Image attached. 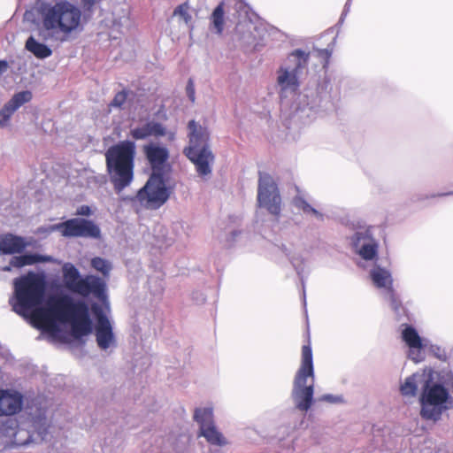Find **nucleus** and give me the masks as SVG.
Listing matches in <instances>:
<instances>
[{
  "instance_id": "obj_30",
  "label": "nucleus",
  "mask_w": 453,
  "mask_h": 453,
  "mask_svg": "<svg viewBox=\"0 0 453 453\" xmlns=\"http://www.w3.org/2000/svg\"><path fill=\"white\" fill-rule=\"evenodd\" d=\"M211 29L221 34L224 27V9L222 4H219L211 14Z\"/></svg>"
},
{
  "instance_id": "obj_31",
  "label": "nucleus",
  "mask_w": 453,
  "mask_h": 453,
  "mask_svg": "<svg viewBox=\"0 0 453 453\" xmlns=\"http://www.w3.org/2000/svg\"><path fill=\"white\" fill-rule=\"evenodd\" d=\"M91 266L104 276H108L111 270V263L102 257H94L91 260Z\"/></svg>"
},
{
  "instance_id": "obj_2",
  "label": "nucleus",
  "mask_w": 453,
  "mask_h": 453,
  "mask_svg": "<svg viewBox=\"0 0 453 453\" xmlns=\"http://www.w3.org/2000/svg\"><path fill=\"white\" fill-rule=\"evenodd\" d=\"M309 53L296 50L291 52L276 71L275 85L282 104L288 105V98L294 96L290 104L293 119L309 123L334 108L327 84L307 87L296 93L301 78L307 70Z\"/></svg>"
},
{
  "instance_id": "obj_20",
  "label": "nucleus",
  "mask_w": 453,
  "mask_h": 453,
  "mask_svg": "<svg viewBox=\"0 0 453 453\" xmlns=\"http://www.w3.org/2000/svg\"><path fill=\"white\" fill-rule=\"evenodd\" d=\"M22 406V397L18 393H10L7 390H0V416L13 415Z\"/></svg>"
},
{
  "instance_id": "obj_23",
  "label": "nucleus",
  "mask_w": 453,
  "mask_h": 453,
  "mask_svg": "<svg viewBox=\"0 0 453 453\" xmlns=\"http://www.w3.org/2000/svg\"><path fill=\"white\" fill-rule=\"evenodd\" d=\"M282 253L289 259L292 265L300 274L303 271L304 259L292 244H281L280 246Z\"/></svg>"
},
{
  "instance_id": "obj_4",
  "label": "nucleus",
  "mask_w": 453,
  "mask_h": 453,
  "mask_svg": "<svg viewBox=\"0 0 453 453\" xmlns=\"http://www.w3.org/2000/svg\"><path fill=\"white\" fill-rule=\"evenodd\" d=\"M134 143L121 142L105 153L107 170L117 193L129 186L134 178Z\"/></svg>"
},
{
  "instance_id": "obj_32",
  "label": "nucleus",
  "mask_w": 453,
  "mask_h": 453,
  "mask_svg": "<svg viewBox=\"0 0 453 453\" xmlns=\"http://www.w3.org/2000/svg\"><path fill=\"white\" fill-rule=\"evenodd\" d=\"M132 94L126 91H121L116 94L114 96L112 102L111 103V106L112 107H122L125 105L127 101H129L131 99Z\"/></svg>"
},
{
  "instance_id": "obj_34",
  "label": "nucleus",
  "mask_w": 453,
  "mask_h": 453,
  "mask_svg": "<svg viewBox=\"0 0 453 453\" xmlns=\"http://www.w3.org/2000/svg\"><path fill=\"white\" fill-rule=\"evenodd\" d=\"M164 229L163 227H160L159 232L163 233ZM157 245L159 248H163L164 246H169L173 242V238H166L164 234H162V236H157Z\"/></svg>"
},
{
  "instance_id": "obj_6",
  "label": "nucleus",
  "mask_w": 453,
  "mask_h": 453,
  "mask_svg": "<svg viewBox=\"0 0 453 453\" xmlns=\"http://www.w3.org/2000/svg\"><path fill=\"white\" fill-rule=\"evenodd\" d=\"M314 367L312 351L310 345L302 348V361L293 382L292 398L295 406L301 411H307L314 395Z\"/></svg>"
},
{
  "instance_id": "obj_3",
  "label": "nucleus",
  "mask_w": 453,
  "mask_h": 453,
  "mask_svg": "<svg viewBox=\"0 0 453 453\" xmlns=\"http://www.w3.org/2000/svg\"><path fill=\"white\" fill-rule=\"evenodd\" d=\"M39 35L44 41H66L82 28V13L74 4L61 0L38 6Z\"/></svg>"
},
{
  "instance_id": "obj_12",
  "label": "nucleus",
  "mask_w": 453,
  "mask_h": 453,
  "mask_svg": "<svg viewBox=\"0 0 453 453\" xmlns=\"http://www.w3.org/2000/svg\"><path fill=\"white\" fill-rule=\"evenodd\" d=\"M55 231L61 232V234L65 237H88L95 239L99 238L101 234L100 228L95 223L80 218H74L63 223L38 229L39 233L45 234H50Z\"/></svg>"
},
{
  "instance_id": "obj_36",
  "label": "nucleus",
  "mask_w": 453,
  "mask_h": 453,
  "mask_svg": "<svg viewBox=\"0 0 453 453\" xmlns=\"http://www.w3.org/2000/svg\"><path fill=\"white\" fill-rule=\"evenodd\" d=\"M77 214L82 216H89L91 214V210L88 205H82L78 208Z\"/></svg>"
},
{
  "instance_id": "obj_15",
  "label": "nucleus",
  "mask_w": 453,
  "mask_h": 453,
  "mask_svg": "<svg viewBox=\"0 0 453 453\" xmlns=\"http://www.w3.org/2000/svg\"><path fill=\"white\" fill-rule=\"evenodd\" d=\"M235 31L241 43L254 50L263 44L266 35L264 26L250 18L240 20L236 25Z\"/></svg>"
},
{
  "instance_id": "obj_18",
  "label": "nucleus",
  "mask_w": 453,
  "mask_h": 453,
  "mask_svg": "<svg viewBox=\"0 0 453 453\" xmlns=\"http://www.w3.org/2000/svg\"><path fill=\"white\" fill-rule=\"evenodd\" d=\"M143 150L153 173H162L169 157L168 150L157 143H150L143 147Z\"/></svg>"
},
{
  "instance_id": "obj_39",
  "label": "nucleus",
  "mask_w": 453,
  "mask_h": 453,
  "mask_svg": "<svg viewBox=\"0 0 453 453\" xmlns=\"http://www.w3.org/2000/svg\"><path fill=\"white\" fill-rule=\"evenodd\" d=\"M83 174L84 176H86L88 179H90V178H96L94 175H93V173L89 170H84L83 171Z\"/></svg>"
},
{
  "instance_id": "obj_37",
  "label": "nucleus",
  "mask_w": 453,
  "mask_h": 453,
  "mask_svg": "<svg viewBox=\"0 0 453 453\" xmlns=\"http://www.w3.org/2000/svg\"><path fill=\"white\" fill-rule=\"evenodd\" d=\"M8 69V64L6 61L0 60V75L5 73Z\"/></svg>"
},
{
  "instance_id": "obj_27",
  "label": "nucleus",
  "mask_w": 453,
  "mask_h": 453,
  "mask_svg": "<svg viewBox=\"0 0 453 453\" xmlns=\"http://www.w3.org/2000/svg\"><path fill=\"white\" fill-rule=\"evenodd\" d=\"M194 419L198 423L200 429L214 424L212 408L209 406L196 408L194 412Z\"/></svg>"
},
{
  "instance_id": "obj_44",
  "label": "nucleus",
  "mask_w": 453,
  "mask_h": 453,
  "mask_svg": "<svg viewBox=\"0 0 453 453\" xmlns=\"http://www.w3.org/2000/svg\"><path fill=\"white\" fill-rule=\"evenodd\" d=\"M237 234H239V233H237V232H233V235H234V236H236Z\"/></svg>"
},
{
  "instance_id": "obj_13",
  "label": "nucleus",
  "mask_w": 453,
  "mask_h": 453,
  "mask_svg": "<svg viewBox=\"0 0 453 453\" xmlns=\"http://www.w3.org/2000/svg\"><path fill=\"white\" fill-rule=\"evenodd\" d=\"M351 244L355 252L361 258L363 267L370 266L380 261L379 242L372 235L370 230L357 232L351 237Z\"/></svg>"
},
{
  "instance_id": "obj_41",
  "label": "nucleus",
  "mask_w": 453,
  "mask_h": 453,
  "mask_svg": "<svg viewBox=\"0 0 453 453\" xmlns=\"http://www.w3.org/2000/svg\"><path fill=\"white\" fill-rule=\"evenodd\" d=\"M319 53L320 56H325L326 58H328L330 53L327 50H319Z\"/></svg>"
},
{
  "instance_id": "obj_1",
  "label": "nucleus",
  "mask_w": 453,
  "mask_h": 453,
  "mask_svg": "<svg viewBox=\"0 0 453 453\" xmlns=\"http://www.w3.org/2000/svg\"><path fill=\"white\" fill-rule=\"evenodd\" d=\"M47 290L43 273L29 272L13 280V294L9 303L19 316L30 319L38 329L55 334L59 324L69 323L75 337L92 331L88 306L83 301L74 302L67 295L52 296L42 305Z\"/></svg>"
},
{
  "instance_id": "obj_24",
  "label": "nucleus",
  "mask_w": 453,
  "mask_h": 453,
  "mask_svg": "<svg viewBox=\"0 0 453 453\" xmlns=\"http://www.w3.org/2000/svg\"><path fill=\"white\" fill-rule=\"evenodd\" d=\"M26 49L37 58H46L51 56L52 50L46 44L38 42L34 36H30L26 42Z\"/></svg>"
},
{
  "instance_id": "obj_16",
  "label": "nucleus",
  "mask_w": 453,
  "mask_h": 453,
  "mask_svg": "<svg viewBox=\"0 0 453 453\" xmlns=\"http://www.w3.org/2000/svg\"><path fill=\"white\" fill-rule=\"evenodd\" d=\"M402 339L408 347V357L415 363L425 359L424 349L427 347V341L421 339L417 330L411 326H404L402 330Z\"/></svg>"
},
{
  "instance_id": "obj_33",
  "label": "nucleus",
  "mask_w": 453,
  "mask_h": 453,
  "mask_svg": "<svg viewBox=\"0 0 453 453\" xmlns=\"http://www.w3.org/2000/svg\"><path fill=\"white\" fill-rule=\"evenodd\" d=\"M319 402H325L332 404H342L345 399L342 395L324 394L318 397Z\"/></svg>"
},
{
  "instance_id": "obj_14",
  "label": "nucleus",
  "mask_w": 453,
  "mask_h": 453,
  "mask_svg": "<svg viewBox=\"0 0 453 453\" xmlns=\"http://www.w3.org/2000/svg\"><path fill=\"white\" fill-rule=\"evenodd\" d=\"M369 275L373 286L378 288L383 299L388 303L393 311L396 310L395 291L393 288V276L387 265L377 262L371 265Z\"/></svg>"
},
{
  "instance_id": "obj_7",
  "label": "nucleus",
  "mask_w": 453,
  "mask_h": 453,
  "mask_svg": "<svg viewBox=\"0 0 453 453\" xmlns=\"http://www.w3.org/2000/svg\"><path fill=\"white\" fill-rule=\"evenodd\" d=\"M437 372L432 368L427 367L423 370L424 385L420 396V413L426 419L437 420L446 409L449 392L437 382Z\"/></svg>"
},
{
  "instance_id": "obj_28",
  "label": "nucleus",
  "mask_w": 453,
  "mask_h": 453,
  "mask_svg": "<svg viewBox=\"0 0 453 453\" xmlns=\"http://www.w3.org/2000/svg\"><path fill=\"white\" fill-rule=\"evenodd\" d=\"M418 384L424 385L423 372L415 373L406 379L404 384L401 387V392L404 395H414L418 388Z\"/></svg>"
},
{
  "instance_id": "obj_25",
  "label": "nucleus",
  "mask_w": 453,
  "mask_h": 453,
  "mask_svg": "<svg viewBox=\"0 0 453 453\" xmlns=\"http://www.w3.org/2000/svg\"><path fill=\"white\" fill-rule=\"evenodd\" d=\"M200 435L203 436L211 444L218 446L226 444L225 437L220 432H219L214 424L200 429Z\"/></svg>"
},
{
  "instance_id": "obj_40",
  "label": "nucleus",
  "mask_w": 453,
  "mask_h": 453,
  "mask_svg": "<svg viewBox=\"0 0 453 453\" xmlns=\"http://www.w3.org/2000/svg\"><path fill=\"white\" fill-rule=\"evenodd\" d=\"M32 16H33V14H32V12H27L25 13V15H24V18H25V19H26V20H27V21H34V20L32 19Z\"/></svg>"
},
{
  "instance_id": "obj_19",
  "label": "nucleus",
  "mask_w": 453,
  "mask_h": 453,
  "mask_svg": "<svg viewBox=\"0 0 453 453\" xmlns=\"http://www.w3.org/2000/svg\"><path fill=\"white\" fill-rule=\"evenodd\" d=\"M131 135L135 140H143L150 136L160 137L167 135L169 140L174 139V133L166 132L165 127L156 121L147 122L131 130Z\"/></svg>"
},
{
  "instance_id": "obj_42",
  "label": "nucleus",
  "mask_w": 453,
  "mask_h": 453,
  "mask_svg": "<svg viewBox=\"0 0 453 453\" xmlns=\"http://www.w3.org/2000/svg\"><path fill=\"white\" fill-rule=\"evenodd\" d=\"M431 349L434 352H437V350H440V348L439 347H436V346H431Z\"/></svg>"
},
{
  "instance_id": "obj_22",
  "label": "nucleus",
  "mask_w": 453,
  "mask_h": 453,
  "mask_svg": "<svg viewBox=\"0 0 453 453\" xmlns=\"http://www.w3.org/2000/svg\"><path fill=\"white\" fill-rule=\"evenodd\" d=\"M51 260L52 258L50 257L35 254L16 256L11 258L9 265L3 267V271L9 272L12 267L21 268L25 265H30L39 262H49Z\"/></svg>"
},
{
  "instance_id": "obj_43",
  "label": "nucleus",
  "mask_w": 453,
  "mask_h": 453,
  "mask_svg": "<svg viewBox=\"0 0 453 453\" xmlns=\"http://www.w3.org/2000/svg\"><path fill=\"white\" fill-rule=\"evenodd\" d=\"M431 349L434 352H437V350H440V348L439 347H436V346H431Z\"/></svg>"
},
{
  "instance_id": "obj_26",
  "label": "nucleus",
  "mask_w": 453,
  "mask_h": 453,
  "mask_svg": "<svg viewBox=\"0 0 453 453\" xmlns=\"http://www.w3.org/2000/svg\"><path fill=\"white\" fill-rule=\"evenodd\" d=\"M173 17L177 19L178 22L183 23L189 30L193 29L192 11L187 3L178 5L173 11Z\"/></svg>"
},
{
  "instance_id": "obj_38",
  "label": "nucleus",
  "mask_w": 453,
  "mask_h": 453,
  "mask_svg": "<svg viewBox=\"0 0 453 453\" xmlns=\"http://www.w3.org/2000/svg\"><path fill=\"white\" fill-rule=\"evenodd\" d=\"M82 1V4H84L85 7L87 8H90L92 7L96 2H98L99 0H81Z\"/></svg>"
},
{
  "instance_id": "obj_17",
  "label": "nucleus",
  "mask_w": 453,
  "mask_h": 453,
  "mask_svg": "<svg viewBox=\"0 0 453 453\" xmlns=\"http://www.w3.org/2000/svg\"><path fill=\"white\" fill-rule=\"evenodd\" d=\"M33 96L28 90L18 92L0 110V129L9 125L12 114L26 103L31 101Z\"/></svg>"
},
{
  "instance_id": "obj_11",
  "label": "nucleus",
  "mask_w": 453,
  "mask_h": 453,
  "mask_svg": "<svg viewBox=\"0 0 453 453\" xmlns=\"http://www.w3.org/2000/svg\"><path fill=\"white\" fill-rule=\"evenodd\" d=\"M105 307L97 303L91 306L93 314L96 317L95 336L98 348L106 352H111L117 347V339L113 333L112 322L106 314L109 310V303L103 301Z\"/></svg>"
},
{
  "instance_id": "obj_35",
  "label": "nucleus",
  "mask_w": 453,
  "mask_h": 453,
  "mask_svg": "<svg viewBox=\"0 0 453 453\" xmlns=\"http://www.w3.org/2000/svg\"><path fill=\"white\" fill-rule=\"evenodd\" d=\"M187 94L189 99L194 102L195 101V89L193 86V82L191 81H188L187 85Z\"/></svg>"
},
{
  "instance_id": "obj_9",
  "label": "nucleus",
  "mask_w": 453,
  "mask_h": 453,
  "mask_svg": "<svg viewBox=\"0 0 453 453\" xmlns=\"http://www.w3.org/2000/svg\"><path fill=\"white\" fill-rule=\"evenodd\" d=\"M170 194L171 188L166 184L163 174L152 173L144 187L138 191L136 199L142 206L156 210L168 200Z\"/></svg>"
},
{
  "instance_id": "obj_29",
  "label": "nucleus",
  "mask_w": 453,
  "mask_h": 453,
  "mask_svg": "<svg viewBox=\"0 0 453 453\" xmlns=\"http://www.w3.org/2000/svg\"><path fill=\"white\" fill-rule=\"evenodd\" d=\"M293 203L296 208L301 210L304 214L313 216L318 219H322V213L311 206L303 196L298 195L293 199Z\"/></svg>"
},
{
  "instance_id": "obj_21",
  "label": "nucleus",
  "mask_w": 453,
  "mask_h": 453,
  "mask_svg": "<svg viewBox=\"0 0 453 453\" xmlns=\"http://www.w3.org/2000/svg\"><path fill=\"white\" fill-rule=\"evenodd\" d=\"M27 245L23 237L12 234L0 235V254L21 253Z\"/></svg>"
},
{
  "instance_id": "obj_5",
  "label": "nucleus",
  "mask_w": 453,
  "mask_h": 453,
  "mask_svg": "<svg viewBox=\"0 0 453 453\" xmlns=\"http://www.w3.org/2000/svg\"><path fill=\"white\" fill-rule=\"evenodd\" d=\"M188 128V147L184 150L186 156L194 163L199 176L204 177L211 173L214 156L208 147L209 132L200 123L190 120Z\"/></svg>"
},
{
  "instance_id": "obj_8",
  "label": "nucleus",
  "mask_w": 453,
  "mask_h": 453,
  "mask_svg": "<svg viewBox=\"0 0 453 453\" xmlns=\"http://www.w3.org/2000/svg\"><path fill=\"white\" fill-rule=\"evenodd\" d=\"M63 282L69 291L82 296H94L101 301L106 299V283L95 275L82 277L79 270L71 263H65L62 266Z\"/></svg>"
},
{
  "instance_id": "obj_10",
  "label": "nucleus",
  "mask_w": 453,
  "mask_h": 453,
  "mask_svg": "<svg viewBox=\"0 0 453 453\" xmlns=\"http://www.w3.org/2000/svg\"><path fill=\"white\" fill-rule=\"evenodd\" d=\"M257 205L273 216L281 212V196L274 178L267 173H259L257 184Z\"/></svg>"
}]
</instances>
